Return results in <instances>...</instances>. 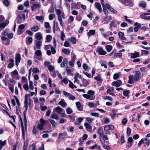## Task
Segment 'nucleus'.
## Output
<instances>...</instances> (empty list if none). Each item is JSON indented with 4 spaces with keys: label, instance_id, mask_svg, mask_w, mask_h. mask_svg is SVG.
Listing matches in <instances>:
<instances>
[{
    "label": "nucleus",
    "instance_id": "f257e3e1",
    "mask_svg": "<svg viewBox=\"0 0 150 150\" xmlns=\"http://www.w3.org/2000/svg\"><path fill=\"white\" fill-rule=\"evenodd\" d=\"M96 52L100 55H104L106 54V52L104 50L103 48L100 47L97 48Z\"/></svg>",
    "mask_w": 150,
    "mask_h": 150
},
{
    "label": "nucleus",
    "instance_id": "f03ea898",
    "mask_svg": "<svg viewBox=\"0 0 150 150\" xmlns=\"http://www.w3.org/2000/svg\"><path fill=\"white\" fill-rule=\"evenodd\" d=\"M56 12L57 14L58 15V19L60 22V24L62 26H63L62 20V19H61V17L60 16V15L62 12L60 10L58 9L56 10Z\"/></svg>",
    "mask_w": 150,
    "mask_h": 150
},
{
    "label": "nucleus",
    "instance_id": "7ed1b4c3",
    "mask_svg": "<svg viewBox=\"0 0 150 150\" xmlns=\"http://www.w3.org/2000/svg\"><path fill=\"white\" fill-rule=\"evenodd\" d=\"M100 140L101 142V143H105V140H108V138L107 137V135H104L103 134L101 135H100Z\"/></svg>",
    "mask_w": 150,
    "mask_h": 150
},
{
    "label": "nucleus",
    "instance_id": "20e7f679",
    "mask_svg": "<svg viewBox=\"0 0 150 150\" xmlns=\"http://www.w3.org/2000/svg\"><path fill=\"white\" fill-rule=\"evenodd\" d=\"M40 2H36L31 6V9L34 11L37 8H40Z\"/></svg>",
    "mask_w": 150,
    "mask_h": 150
},
{
    "label": "nucleus",
    "instance_id": "39448f33",
    "mask_svg": "<svg viewBox=\"0 0 150 150\" xmlns=\"http://www.w3.org/2000/svg\"><path fill=\"white\" fill-rule=\"evenodd\" d=\"M15 59L16 60V66H18L20 62L21 59L20 54H16L15 55Z\"/></svg>",
    "mask_w": 150,
    "mask_h": 150
},
{
    "label": "nucleus",
    "instance_id": "423d86ee",
    "mask_svg": "<svg viewBox=\"0 0 150 150\" xmlns=\"http://www.w3.org/2000/svg\"><path fill=\"white\" fill-rule=\"evenodd\" d=\"M141 74L139 71H136L134 78V80L136 81H138L140 78Z\"/></svg>",
    "mask_w": 150,
    "mask_h": 150
},
{
    "label": "nucleus",
    "instance_id": "0eeeda50",
    "mask_svg": "<svg viewBox=\"0 0 150 150\" xmlns=\"http://www.w3.org/2000/svg\"><path fill=\"white\" fill-rule=\"evenodd\" d=\"M122 83V82L120 80H118L116 81L113 82L112 83V85L113 86H115L117 87H118L121 85Z\"/></svg>",
    "mask_w": 150,
    "mask_h": 150
},
{
    "label": "nucleus",
    "instance_id": "6e6552de",
    "mask_svg": "<svg viewBox=\"0 0 150 150\" xmlns=\"http://www.w3.org/2000/svg\"><path fill=\"white\" fill-rule=\"evenodd\" d=\"M30 96L29 95L26 94L25 95V100L24 101V103L25 105V108L26 110L27 111L28 109V98Z\"/></svg>",
    "mask_w": 150,
    "mask_h": 150
},
{
    "label": "nucleus",
    "instance_id": "1a4fd4ad",
    "mask_svg": "<svg viewBox=\"0 0 150 150\" xmlns=\"http://www.w3.org/2000/svg\"><path fill=\"white\" fill-rule=\"evenodd\" d=\"M64 111L63 109L61 108L60 107L58 106L57 108H54L53 109V112H57L59 114L61 112H63Z\"/></svg>",
    "mask_w": 150,
    "mask_h": 150
},
{
    "label": "nucleus",
    "instance_id": "9d476101",
    "mask_svg": "<svg viewBox=\"0 0 150 150\" xmlns=\"http://www.w3.org/2000/svg\"><path fill=\"white\" fill-rule=\"evenodd\" d=\"M68 63V60L67 58L64 59L62 62L60 64V66L61 67L64 68L66 67Z\"/></svg>",
    "mask_w": 150,
    "mask_h": 150
},
{
    "label": "nucleus",
    "instance_id": "9b49d317",
    "mask_svg": "<svg viewBox=\"0 0 150 150\" xmlns=\"http://www.w3.org/2000/svg\"><path fill=\"white\" fill-rule=\"evenodd\" d=\"M114 128V126L112 125H105L104 127V130L108 131L109 129L112 130Z\"/></svg>",
    "mask_w": 150,
    "mask_h": 150
},
{
    "label": "nucleus",
    "instance_id": "f8f14e48",
    "mask_svg": "<svg viewBox=\"0 0 150 150\" xmlns=\"http://www.w3.org/2000/svg\"><path fill=\"white\" fill-rule=\"evenodd\" d=\"M9 61L10 63L8 64V68L11 69L12 68L14 65V60L13 59H10Z\"/></svg>",
    "mask_w": 150,
    "mask_h": 150
},
{
    "label": "nucleus",
    "instance_id": "ddd939ff",
    "mask_svg": "<svg viewBox=\"0 0 150 150\" xmlns=\"http://www.w3.org/2000/svg\"><path fill=\"white\" fill-rule=\"evenodd\" d=\"M139 53L138 52H136L134 53H131V57L132 58H135L139 57Z\"/></svg>",
    "mask_w": 150,
    "mask_h": 150
},
{
    "label": "nucleus",
    "instance_id": "4468645a",
    "mask_svg": "<svg viewBox=\"0 0 150 150\" xmlns=\"http://www.w3.org/2000/svg\"><path fill=\"white\" fill-rule=\"evenodd\" d=\"M42 42L40 41H38L36 43V47H34V50H35L36 49H40L41 46L42 45Z\"/></svg>",
    "mask_w": 150,
    "mask_h": 150
},
{
    "label": "nucleus",
    "instance_id": "2eb2a0df",
    "mask_svg": "<svg viewBox=\"0 0 150 150\" xmlns=\"http://www.w3.org/2000/svg\"><path fill=\"white\" fill-rule=\"evenodd\" d=\"M76 107L78 110L80 111H82L83 110V108L80 102H77L76 103Z\"/></svg>",
    "mask_w": 150,
    "mask_h": 150
},
{
    "label": "nucleus",
    "instance_id": "dca6fc26",
    "mask_svg": "<svg viewBox=\"0 0 150 150\" xmlns=\"http://www.w3.org/2000/svg\"><path fill=\"white\" fill-rule=\"evenodd\" d=\"M36 38L38 40H40L42 38V34L40 32L37 33L35 35Z\"/></svg>",
    "mask_w": 150,
    "mask_h": 150
},
{
    "label": "nucleus",
    "instance_id": "f3484780",
    "mask_svg": "<svg viewBox=\"0 0 150 150\" xmlns=\"http://www.w3.org/2000/svg\"><path fill=\"white\" fill-rule=\"evenodd\" d=\"M20 146V144L18 141H17L16 144L13 146L12 150H18Z\"/></svg>",
    "mask_w": 150,
    "mask_h": 150
},
{
    "label": "nucleus",
    "instance_id": "a211bd4d",
    "mask_svg": "<svg viewBox=\"0 0 150 150\" xmlns=\"http://www.w3.org/2000/svg\"><path fill=\"white\" fill-rule=\"evenodd\" d=\"M119 38L122 40H125L126 38L124 37V33L122 32H119L118 33Z\"/></svg>",
    "mask_w": 150,
    "mask_h": 150
},
{
    "label": "nucleus",
    "instance_id": "6ab92c4d",
    "mask_svg": "<svg viewBox=\"0 0 150 150\" xmlns=\"http://www.w3.org/2000/svg\"><path fill=\"white\" fill-rule=\"evenodd\" d=\"M84 125L88 131L90 132H91L92 127L87 122L85 123Z\"/></svg>",
    "mask_w": 150,
    "mask_h": 150
},
{
    "label": "nucleus",
    "instance_id": "aec40b11",
    "mask_svg": "<svg viewBox=\"0 0 150 150\" xmlns=\"http://www.w3.org/2000/svg\"><path fill=\"white\" fill-rule=\"evenodd\" d=\"M58 104L61 105L63 108L66 107L67 105V104L63 99H61V100L58 103Z\"/></svg>",
    "mask_w": 150,
    "mask_h": 150
},
{
    "label": "nucleus",
    "instance_id": "412c9836",
    "mask_svg": "<svg viewBox=\"0 0 150 150\" xmlns=\"http://www.w3.org/2000/svg\"><path fill=\"white\" fill-rule=\"evenodd\" d=\"M21 128L22 130V136L23 137V138L24 139H25V132H26V130H25V129L23 125V123L21 124Z\"/></svg>",
    "mask_w": 150,
    "mask_h": 150
},
{
    "label": "nucleus",
    "instance_id": "4be33fe9",
    "mask_svg": "<svg viewBox=\"0 0 150 150\" xmlns=\"http://www.w3.org/2000/svg\"><path fill=\"white\" fill-rule=\"evenodd\" d=\"M95 6L96 8L100 12H101L102 11V8L100 4L98 2H96L95 3Z\"/></svg>",
    "mask_w": 150,
    "mask_h": 150
},
{
    "label": "nucleus",
    "instance_id": "5701e85b",
    "mask_svg": "<svg viewBox=\"0 0 150 150\" xmlns=\"http://www.w3.org/2000/svg\"><path fill=\"white\" fill-rule=\"evenodd\" d=\"M31 30L32 31L35 32L38 30L39 28L37 25H35L31 28Z\"/></svg>",
    "mask_w": 150,
    "mask_h": 150
},
{
    "label": "nucleus",
    "instance_id": "b1692460",
    "mask_svg": "<svg viewBox=\"0 0 150 150\" xmlns=\"http://www.w3.org/2000/svg\"><path fill=\"white\" fill-rule=\"evenodd\" d=\"M133 4V0H127L125 4L130 6H132Z\"/></svg>",
    "mask_w": 150,
    "mask_h": 150
},
{
    "label": "nucleus",
    "instance_id": "393cba45",
    "mask_svg": "<svg viewBox=\"0 0 150 150\" xmlns=\"http://www.w3.org/2000/svg\"><path fill=\"white\" fill-rule=\"evenodd\" d=\"M6 140L2 141V140H0V150H1L3 146L6 144Z\"/></svg>",
    "mask_w": 150,
    "mask_h": 150
},
{
    "label": "nucleus",
    "instance_id": "a878e982",
    "mask_svg": "<svg viewBox=\"0 0 150 150\" xmlns=\"http://www.w3.org/2000/svg\"><path fill=\"white\" fill-rule=\"evenodd\" d=\"M97 133L100 135H101L103 134V131L102 127H99L98 128Z\"/></svg>",
    "mask_w": 150,
    "mask_h": 150
},
{
    "label": "nucleus",
    "instance_id": "bb28decb",
    "mask_svg": "<svg viewBox=\"0 0 150 150\" xmlns=\"http://www.w3.org/2000/svg\"><path fill=\"white\" fill-rule=\"evenodd\" d=\"M110 29L112 28V27L117 28V27L116 23L113 21H112V22L110 24Z\"/></svg>",
    "mask_w": 150,
    "mask_h": 150
},
{
    "label": "nucleus",
    "instance_id": "cd10ccee",
    "mask_svg": "<svg viewBox=\"0 0 150 150\" xmlns=\"http://www.w3.org/2000/svg\"><path fill=\"white\" fill-rule=\"evenodd\" d=\"M64 1L66 6L68 7H69L70 5L69 3L73 2V0H64Z\"/></svg>",
    "mask_w": 150,
    "mask_h": 150
},
{
    "label": "nucleus",
    "instance_id": "c85d7f7f",
    "mask_svg": "<svg viewBox=\"0 0 150 150\" xmlns=\"http://www.w3.org/2000/svg\"><path fill=\"white\" fill-rule=\"evenodd\" d=\"M106 50L108 52H110L112 48V46L110 45H108L105 46Z\"/></svg>",
    "mask_w": 150,
    "mask_h": 150
},
{
    "label": "nucleus",
    "instance_id": "c756f323",
    "mask_svg": "<svg viewBox=\"0 0 150 150\" xmlns=\"http://www.w3.org/2000/svg\"><path fill=\"white\" fill-rule=\"evenodd\" d=\"M95 33V31L94 30H90L89 32L87 33V35L90 37L92 35L94 34Z\"/></svg>",
    "mask_w": 150,
    "mask_h": 150
},
{
    "label": "nucleus",
    "instance_id": "7c9ffc66",
    "mask_svg": "<svg viewBox=\"0 0 150 150\" xmlns=\"http://www.w3.org/2000/svg\"><path fill=\"white\" fill-rule=\"evenodd\" d=\"M34 55L38 56H41L42 55V52L40 50H37L35 52Z\"/></svg>",
    "mask_w": 150,
    "mask_h": 150
},
{
    "label": "nucleus",
    "instance_id": "2f4dec72",
    "mask_svg": "<svg viewBox=\"0 0 150 150\" xmlns=\"http://www.w3.org/2000/svg\"><path fill=\"white\" fill-rule=\"evenodd\" d=\"M62 52L65 54L69 55L70 53V51L68 49H63L62 50Z\"/></svg>",
    "mask_w": 150,
    "mask_h": 150
},
{
    "label": "nucleus",
    "instance_id": "473e14b6",
    "mask_svg": "<svg viewBox=\"0 0 150 150\" xmlns=\"http://www.w3.org/2000/svg\"><path fill=\"white\" fill-rule=\"evenodd\" d=\"M129 80L128 83L130 84H132L133 82V76L132 75H129L128 76Z\"/></svg>",
    "mask_w": 150,
    "mask_h": 150
},
{
    "label": "nucleus",
    "instance_id": "72a5a7b5",
    "mask_svg": "<svg viewBox=\"0 0 150 150\" xmlns=\"http://www.w3.org/2000/svg\"><path fill=\"white\" fill-rule=\"evenodd\" d=\"M11 75L12 77L13 76L17 75L18 74V72L17 70L16 69L11 73Z\"/></svg>",
    "mask_w": 150,
    "mask_h": 150
},
{
    "label": "nucleus",
    "instance_id": "f704fd0d",
    "mask_svg": "<svg viewBox=\"0 0 150 150\" xmlns=\"http://www.w3.org/2000/svg\"><path fill=\"white\" fill-rule=\"evenodd\" d=\"M105 143H102L101 144L102 146L105 149L107 150H110L111 148L110 146L107 145H105Z\"/></svg>",
    "mask_w": 150,
    "mask_h": 150
},
{
    "label": "nucleus",
    "instance_id": "c9c22d12",
    "mask_svg": "<svg viewBox=\"0 0 150 150\" xmlns=\"http://www.w3.org/2000/svg\"><path fill=\"white\" fill-rule=\"evenodd\" d=\"M51 117L52 118L57 119L58 118V116L55 113V112H53V111L52 112V114L51 115Z\"/></svg>",
    "mask_w": 150,
    "mask_h": 150
},
{
    "label": "nucleus",
    "instance_id": "e433bc0d",
    "mask_svg": "<svg viewBox=\"0 0 150 150\" xmlns=\"http://www.w3.org/2000/svg\"><path fill=\"white\" fill-rule=\"evenodd\" d=\"M55 15L54 13L50 14L49 16V18L50 20H52L54 18Z\"/></svg>",
    "mask_w": 150,
    "mask_h": 150
},
{
    "label": "nucleus",
    "instance_id": "4c0bfd02",
    "mask_svg": "<svg viewBox=\"0 0 150 150\" xmlns=\"http://www.w3.org/2000/svg\"><path fill=\"white\" fill-rule=\"evenodd\" d=\"M67 113L68 114H71L72 112V110L69 107H68L66 109Z\"/></svg>",
    "mask_w": 150,
    "mask_h": 150
},
{
    "label": "nucleus",
    "instance_id": "58836bf2",
    "mask_svg": "<svg viewBox=\"0 0 150 150\" xmlns=\"http://www.w3.org/2000/svg\"><path fill=\"white\" fill-rule=\"evenodd\" d=\"M37 127V129L39 130H42L43 129V125L40 124H38Z\"/></svg>",
    "mask_w": 150,
    "mask_h": 150
},
{
    "label": "nucleus",
    "instance_id": "ea45409f",
    "mask_svg": "<svg viewBox=\"0 0 150 150\" xmlns=\"http://www.w3.org/2000/svg\"><path fill=\"white\" fill-rule=\"evenodd\" d=\"M114 91V88L113 87H111L110 88H108L107 89L106 92L108 93H110L111 92H112Z\"/></svg>",
    "mask_w": 150,
    "mask_h": 150
},
{
    "label": "nucleus",
    "instance_id": "a19ab883",
    "mask_svg": "<svg viewBox=\"0 0 150 150\" xmlns=\"http://www.w3.org/2000/svg\"><path fill=\"white\" fill-rule=\"evenodd\" d=\"M67 129L69 132H70L73 131L74 127L72 126H69Z\"/></svg>",
    "mask_w": 150,
    "mask_h": 150
},
{
    "label": "nucleus",
    "instance_id": "79ce46f5",
    "mask_svg": "<svg viewBox=\"0 0 150 150\" xmlns=\"http://www.w3.org/2000/svg\"><path fill=\"white\" fill-rule=\"evenodd\" d=\"M67 134L66 132H64L63 133H60L59 134V137L61 138L62 136H63L64 137H66L67 136Z\"/></svg>",
    "mask_w": 150,
    "mask_h": 150
},
{
    "label": "nucleus",
    "instance_id": "37998d69",
    "mask_svg": "<svg viewBox=\"0 0 150 150\" xmlns=\"http://www.w3.org/2000/svg\"><path fill=\"white\" fill-rule=\"evenodd\" d=\"M65 37V35L64 34L63 31H62L61 33V40L63 41L64 40V38Z\"/></svg>",
    "mask_w": 150,
    "mask_h": 150
},
{
    "label": "nucleus",
    "instance_id": "c03bdc74",
    "mask_svg": "<svg viewBox=\"0 0 150 150\" xmlns=\"http://www.w3.org/2000/svg\"><path fill=\"white\" fill-rule=\"evenodd\" d=\"M36 19L38 21H40L44 19V17L43 16H36L35 17Z\"/></svg>",
    "mask_w": 150,
    "mask_h": 150
},
{
    "label": "nucleus",
    "instance_id": "a18cd8bd",
    "mask_svg": "<svg viewBox=\"0 0 150 150\" xmlns=\"http://www.w3.org/2000/svg\"><path fill=\"white\" fill-rule=\"evenodd\" d=\"M139 5L141 7L143 8H145L146 6V4L144 1L141 2L139 3Z\"/></svg>",
    "mask_w": 150,
    "mask_h": 150
},
{
    "label": "nucleus",
    "instance_id": "49530a36",
    "mask_svg": "<svg viewBox=\"0 0 150 150\" xmlns=\"http://www.w3.org/2000/svg\"><path fill=\"white\" fill-rule=\"evenodd\" d=\"M52 36L50 35H47L46 36V40L47 42H49L51 41L52 39Z\"/></svg>",
    "mask_w": 150,
    "mask_h": 150
},
{
    "label": "nucleus",
    "instance_id": "de8ad7c7",
    "mask_svg": "<svg viewBox=\"0 0 150 150\" xmlns=\"http://www.w3.org/2000/svg\"><path fill=\"white\" fill-rule=\"evenodd\" d=\"M28 42H28H26V44L28 45L29 44L32 43L33 41V39L32 37H28Z\"/></svg>",
    "mask_w": 150,
    "mask_h": 150
},
{
    "label": "nucleus",
    "instance_id": "09e8293b",
    "mask_svg": "<svg viewBox=\"0 0 150 150\" xmlns=\"http://www.w3.org/2000/svg\"><path fill=\"white\" fill-rule=\"evenodd\" d=\"M28 146V143L27 142H25L24 144V145L23 150H27Z\"/></svg>",
    "mask_w": 150,
    "mask_h": 150
},
{
    "label": "nucleus",
    "instance_id": "8fccbe9b",
    "mask_svg": "<svg viewBox=\"0 0 150 150\" xmlns=\"http://www.w3.org/2000/svg\"><path fill=\"white\" fill-rule=\"evenodd\" d=\"M94 79L95 80H97V81H99L100 82H102V80L101 79V78L98 76H97L94 78Z\"/></svg>",
    "mask_w": 150,
    "mask_h": 150
},
{
    "label": "nucleus",
    "instance_id": "3c124183",
    "mask_svg": "<svg viewBox=\"0 0 150 150\" xmlns=\"http://www.w3.org/2000/svg\"><path fill=\"white\" fill-rule=\"evenodd\" d=\"M87 93L89 95H93L95 94V93L94 91L91 90H89L88 92Z\"/></svg>",
    "mask_w": 150,
    "mask_h": 150
},
{
    "label": "nucleus",
    "instance_id": "603ef678",
    "mask_svg": "<svg viewBox=\"0 0 150 150\" xmlns=\"http://www.w3.org/2000/svg\"><path fill=\"white\" fill-rule=\"evenodd\" d=\"M61 82L64 83L66 84H67L68 83V80L67 78H64L63 79L61 80Z\"/></svg>",
    "mask_w": 150,
    "mask_h": 150
},
{
    "label": "nucleus",
    "instance_id": "864d4df0",
    "mask_svg": "<svg viewBox=\"0 0 150 150\" xmlns=\"http://www.w3.org/2000/svg\"><path fill=\"white\" fill-rule=\"evenodd\" d=\"M142 54H145L146 55L148 54H149V51L145 50H142L141 51Z\"/></svg>",
    "mask_w": 150,
    "mask_h": 150
},
{
    "label": "nucleus",
    "instance_id": "5fc2aeb1",
    "mask_svg": "<svg viewBox=\"0 0 150 150\" xmlns=\"http://www.w3.org/2000/svg\"><path fill=\"white\" fill-rule=\"evenodd\" d=\"M24 124H25V130H27V120L26 117H25L24 119Z\"/></svg>",
    "mask_w": 150,
    "mask_h": 150
},
{
    "label": "nucleus",
    "instance_id": "6e6d98bb",
    "mask_svg": "<svg viewBox=\"0 0 150 150\" xmlns=\"http://www.w3.org/2000/svg\"><path fill=\"white\" fill-rule=\"evenodd\" d=\"M70 40L72 43L73 44H75L76 42V38H71Z\"/></svg>",
    "mask_w": 150,
    "mask_h": 150
},
{
    "label": "nucleus",
    "instance_id": "4d7b16f0",
    "mask_svg": "<svg viewBox=\"0 0 150 150\" xmlns=\"http://www.w3.org/2000/svg\"><path fill=\"white\" fill-rule=\"evenodd\" d=\"M68 97L69 99L72 100H74L75 99V97L71 94L69 95Z\"/></svg>",
    "mask_w": 150,
    "mask_h": 150
},
{
    "label": "nucleus",
    "instance_id": "13d9d810",
    "mask_svg": "<svg viewBox=\"0 0 150 150\" xmlns=\"http://www.w3.org/2000/svg\"><path fill=\"white\" fill-rule=\"evenodd\" d=\"M49 121L51 123L53 126H55L56 125V123L54 120L50 119L49 120Z\"/></svg>",
    "mask_w": 150,
    "mask_h": 150
},
{
    "label": "nucleus",
    "instance_id": "bf43d9fd",
    "mask_svg": "<svg viewBox=\"0 0 150 150\" xmlns=\"http://www.w3.org/2000/svg\"><path fill=\"white\" fill-rule=\"evenodd\" d=\"M66 71L67 72V74L68 75H69V74L72 71L71 69H69L68 67H67Z\"/></svg>",
    "mask_w": 150,
    "mask_h": 150
},
{
    "label": "nucleus",
    "instance_id": "052dcab7",
    "mask_svg": "<svg viewBox=\"0 0 150 150\" xmlns=\"http://www.w3.org/2000/svg\"><path fill=\"white\" fill-rule=\"evenodd\" d=\"M119 56L121 58L122 57V54L121 53H116L114 54V57H116V56Z\"/></svg>",
    "mask_w": 150,
    "mask_h": 150
},
{
    "label": "nucleus",
    "instance_id": "680f3d73",
    "mask_svg": "<svg viewBox=\"0 0 150 150\" xmlns=\"http://www.w3.org/2000/svg\"><path fill=\"white\" fill-rule=\"evenodd\" d=\"M54 69V67L52 65H50L48 67V70L50 71H52Z\"/></svg>",
    "mask_w": 150,
    "mask_h": 150
},
{
    "label": "nucleus",
    "instance_id": "e2e57ef3",
    "mask_svg": "<svg viewBox=\"0 0 150 150\" xmlns=\"http://www.w3.org/2000/svg\"><path fill=\"white\" fill-rule=\"evenodd\" d=\"M103 11L104 12L105 14L106 15H107L108 14V11L107 10V9L105 7H103Z\"/></svg>",
    "mask_w": 150,
    "mask_h": 150
},
{
    "label": "nucleus",
    "instance_id": "0e129e2a",
    "mask_svg": "<svg viewBox=\"0 0 150 150\" xmlns=\"http://www.w3.org/2000/svg\"><path fill=\"white\" fill-rule=\"evenodd\" d=\"M90 114L91 115L96 117H98L99 116V114L96 112H91Z\"/></svg>",
    "mask_w": 150,
    "mask_h": 150
},
{
    "label": "nucleus",
    "instance_id": "69168bd1",
    "mask_svg": "<svg viewBox=\"0 0 150 150\" xmlns=\"http://www.w3.org/2000/svg\"><path fill=\"white\" fill-rule=\"evenodd\" d=\"M40 122L41 124H40L42 125H44L45 123V121L42 118H41L40 120Z\"/></svg>",
    "mask_w": 150,
    "mask_h": 150
},
{
    "label": "nucleus",
    "instance_id": "338daca9",
    "mask_svg": "<svg viewBox=\"0 0 150 150\" xmlns=\"http://www.w3.org/2000/svg\"><path fill=\"white\" fill-rule=\"evenodd\" d=\"M51 50L53 54H54L56 53V50L55 48L52 46L51 48Z\"/></svg>",
    "mask_w": 150,
    "mask_h": 150
},
{
    "label": "nucleus",
    "instance_id": "774afa93",
    "mask_svg": "<svg viewBox=\"0 0 150 150\" xmlns=\"http://www.w3.org/2000/svg\"><path fill=\"white\" fill-rule=\"evenodd\" d=\"M30 149L31 150H35V144L34 143L31 146H30Z\"/></svg>",
    "mask_w": 150,
    "mask_h": 150
}]
</instances>
